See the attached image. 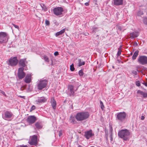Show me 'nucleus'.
I'll use <instances>...</instances> for the list:
<instances>
[{
  "label": "nucleus",
  "mask_w": 147,
  "mask_h": 147,
  "mask_svg": "<svg viewBox=\"0 0 147 147\" xmlns=\"http://www.w3.org/2000/svg\"><path fill=\"white\" fill-rule=\"evenodd\" d=\"M48 83L47 80H40L37 84L38 89L40 90H42L47 87Z\"/></svg>",
  "instance_id": "4"
},
{
  "label": "nucleus",
  "mask_w": 147,
  "mask_h": 147,
  "mask_svg": "<svg viewBox=\"0 0 147 147\" xmlns=\"http://www.w3.org/2000/svg\"><path fill=\"white\" fill-rule=\"evenodd\" d=\"M35 107L34 105H33L31 107L30 110V111H31L35 109Z\"/></svg>",
  "instance_id": "40"
},
{
  "label": "nucleus",
  "mask_w": 147,
  "mask_h": 147,
  "mask_svg": "<svg viewBox=\"0 0 147 147\" xmlns=\"http://www.w3.org/2000/svg\"><path fill=\"white\" fill-rule=\"evenodd\" d=\"M65 28H64L60 30V31L57 32L55 34L56 36H57L60 35L62 34L65 32Z\"/></svg>",
  "instance_id": "25"
},
{
  "label": "nucleus",
  "mask_w": 147,
  "mask_h": 147,
  "mask_svg": "<svg viewBox=\"0 0 147 147\" xmlns=\"http://www.w3.org/2000/svg\"><path fill=\"white\" fill-rule=\"evenodd\" d=\"M24 81L26 83H30L31 81V75L29 74H27L24 79Z\"/></svg>",
  "instance_id": "17"
},
{
  "label": "nucleus",
  "mask_w": 147,
  "mask_h": 147,
  "mask_svg": "<svg viewBox=\"0 0 147 147\" xmlns=\"http://www.w3.org/2000/svg\"><path fill=\"white\" fill-rule=\"evenodd\" d=\"M18 62V60L17 57H11L7 63L11 66H16Z\"/></svg>",
  "instance_id": "5"
},
{
  "label": "nucleus",
  "mask_w": 147,
  "mask_h": 147,
  "mask_svg": "<svg viewBox=\"0 0 147 147\" xmlns=\"http://www.w3.org/2000/svg\"><path fill=\"white\" fill-rule=\"evenodd\" d=\"M35 125L37 129H40L42 128V122L40 121H38L35 124Z\"/></svg>",
  "instance_id": "23"
},
{
  "label": "nucleus",
  "mask_w": 147,
  "mask_h": 147,
  "mask_svg": "<svg viewBox=\"0 0 147 147\" xmlns=\"http://www.w3.org/2000/svg\"><path fill=\"white\" fill-rule=\"evenodd\" d=\"M113 68H114V66H113Z\"/></svg>",
  "instance_id": "56"
},
{
  "label": "nucleus",
  "mask_w": 147,
  "mask_h": 147,
  "mask_svg": "<svg viewBox=\"0 0 147 147\" xmlns=\"http://www.w3.org/2000/svg\"><path fill=\"white\" fill-rule=\"evenodd\" d=\"M0 93L3 94V95L5 96H6V94H5V92L3 90H0Z\"/></svg>",
  "instance_id": "41"
},
{
  "label": "nucleus",
  "mask_w": 147,
  "mask_h": 147,
  "mask_svg": "<svg viewBox=\"0 0 147 147\" xmlns=\"http://www.w3.org/2000/svg\"><path fill=\"white\" fill-rule=\"evenodd\" d=\"M144 118H145V117L144 116H141V119L142 120H143L144 119Z\"/></svg>",
  "instance_id": "52"
},
{
  "label": "nucleus",
  "mask_w": 147,
  "mask_h": 147,
  "mask_svg": "<svg viewBox=\"0 0 147 147\" xmlns=\"http://www.w3.org/2000/svg\"><path fill=\"white\" fill-rule=\"evenodd\" d=\"M27 63V62L26 61V59H20L19 62V66L21 67L24 68L26 66V64Z\"/></svg>",
  "instance_id": "14"
},
{
  "label": "nucleus",
  "mask_w": 147,
  "mask_h": 147,
  "mask_svg": "<svg viewBox=\"0 0 147 147\" xmlns=\"http://www.w3.org/2000/svg\"><path fill=\"white\" fill-rule=\"evenodd\" d=\"M63 8L61 7H57L54 8L53 9V13L56 16L61 15L63 11Z\"/></svg>",
  "instance_id": "7"
},
{
  "label": "nucleus",
  "mask_w": 147,
  "mask_h": 147,
  "mask_svg": "<svg viewBox=\"0 0 147 147\" xmlns=\"http://www.w3.org/2000/svg\"><path fill=\"white\" fill-rule=\"evenodd\" d=\"M47 101V99L44 97H42L38 99L37 102L38 103H44Z\"/></svg>",
  "instance_id": "21"
},
{
  "label": "nucleus",
  "mask_w": 147,
  "mask_h": 147,
  "mask_svg": "<svg viewBox=\"0 0 147 147\" xmlns=\"http://www.w3.org/2000/svg\"><path fill=\"white\" fill-rule=\"evenodd\" d=\"M50 102L53 109L54 110L56 109L57 103L54 97H52L50 100Z\"/></svg>",
  "instance_id": "16"
},
{
  "label": "nucleus",
  "mask_w": 147,
  "mask_h": 147,
  "mask_svg": "<svg viewBox=\"0 0 147 147\" xmlns=\"http://www.w3.org/2000/svg\"><path fill=\"white\" fill-rule=\"evenodd\" d=\"M109 131L111 132H112L113 129L112 126V124L111 123H109Z\"/></svg>",
  "instance_id": "32"
},
{
  "label": "nucleus",
  "mask_w": 147,
  "mask_h": 147,
  "mask_svg": "<svg viewBox=\"0 0 147 147\" xmlns=\"http://www.w3.org/2000/svg\"><path fill=\"white\" fill-rule=\"evenodd\" d=\"M139 52V51L138 50H136L135 51L132 57V59L133 60H134L136 59L138 55Z\"/></svg>",
  "instance_id": "24"
},
{
  "label": "nucleus",
  "mask_w": 147,
  "mask_h": 147,
  "mask_svg": "<svg viewBox=\"0 0 147 147\" xmlns=\"http://www.w3.org/2000/svg\"><path fill=\"white\" fill-rule=\"evenodd\" d=\"M137 93L139 94L142 96V97L144 98H147V92H144L140 90H138L137 91Z\"/></svg>",
  "instance_id": "19"
},
{
  "label": "nucleus",
  "mask_w": 147,
  "mask_h": 147,
  "mask_svg": "<svg viewBox=\"0 0 147 147\" xmlns=\"http://www.w3.org/2000/svg\"><path fill=\"white\" fill-rule=\"evenodd\" d=\"M138 36V33L136 32H133L130 33V38L133 39L137 37Z\"/></svg>",
  "instance_id": "22"
},
{
  "label": "nucleus",
  "mask_w": 147,
  "mask_h": 147,
  "mask_svg": "<svg viewBox=\"0 0 147 147\" xmlns=\"http://www.w3.org/2000/svg\"><path fill=\"white\" fill-rule=\"evenodd\" d=\"M67 100H65L63 102H64V103H65V102H67Z\"/></svg>",
  "instance_id": "53"
},
{
  "label": "nucleus",
  "mask_w": 147,
  "mask_h": 147,
  "mask_svg": "<svg viewBox=\"0 0 147 147\" xmlns=\"http://www.w3.org/2000/svg\"><path fill=\"white\" fill-rule=\"evenodd\" d=\"M20 147H28L27 145H24L20 146Z\"/></svg>",
  "instance_id": "46"
},
{
  "label": "nucleus",
  "mask_w": 147,
  "mask_h": 147,
  "mask_svg": "<svg viewBox=\"0 0 147 147\" xmlns=\"http://www.w3.org/2000/svg\"><path fill=\"white\" fill-rule=\"evenodd\" d=\"M24 69V68L23 67H20L18 69V76L20 79H22L25 76L26 74L23 71Z\"/></svg>",
  "instance_id": "10"
},
{
  "label": "nucleus",
  "mask_w": 147,
  "mask_h": 147,
  "mask_svg": "<svg viewBox=\"0 0 147 147\" xmlns=\"http://www.w3.org/2000/svg\"><path fill=\"white\" fill-rule=\"evenodd\" d=\"M78 74L79 76L80 77L83 76L84 74L83 70L82 69L79 70L78 71Z\"/></svg>",
  "instance_id": "29"
},
{
  "label": "nucleus",
  "mask_w": 147,
  "mask_h": 147,
  "mask_svg": "<svg viewBox=\"0 0 147 147\" xmlns=\"http://www.w3.org/2000/svg\"><path fill=\"white\" fill-rule=\"evenodd\" d=\"M78 66L79 67L81 66L82 65H84L85 64V62L83 60L81 59H79L78 60Z\"/></svg>",
  "instance_id": "26"
},
{
  "label": "nucleus",
  "mask_w": 147,
  "mask_h": 147,
  "mask_svg": "<svg viewBox=\"0 0 147 147\" xmlns=\"http://www.w3.org/2000/svg\"><path fill=\"white\" fill-rule=\"evenodd\" d=\"M8 36L7 34L5 32H0V43L5 42L6 41Z\"/></svg>",
  "instance_id": "9"
},
{
  "label": "nucleus",
  "mask_w": 147,
  "mask_h": 147,
  "mask_svg": "<svg viewBox=\"0 0 147 147\" xmlns=\"http://www.w3.org/2000/svg\"><path fill=\"white\" fill-rule=\"evenodd\" d=\"M132 74L135 75H136L137 74V72L136 71L133 70L131 72Z\"/></svg>",
  "instance_id": "38"
},
{
  "label": "nucleus",
  "mask_w": 147,
  "mask_h": 147,
  "mask_svg": "<svg viewBox=\"0 0 147 147\" xmlns=\"http://www.w3.org/2000/svg\"><path fill=\"white\" fill-rule=\"evenodd\" d=\"M75 118V117H74L72 115H71L69 119V121L70 123L73 124H77V122Z\"/></svg>",
  "instance_id": "20"
},
{
  "label": "nucleus",
  "mask_w": 147,
  "mask_h": 147,
  "mask_svg": "<svg viewBox=\"0 0 147 147\" xmlns=\"http://www.w3.org/2000/svg\"><path fill=\"white\" fill-rule=\"evenodd\" d=\"M113 4L114 5L118 6L122 5L123 4V0H113Z\"/></svg>",
  "instance_id": "15"
},
{
  "label": "nucleus",
  "mask_w": 147,
  "mask_h": 147,
  "mask_svg": "<svg viewBox=\"0 0 147 147\" xmlns=\"http://www.w3.org/2000/svg\"><path fill=\"white\" fill-rule=\"evenodd\" d=\"M140 66L139 65H138L136 66V70L138 71H139L138 70V69H139L140 68Z\"/></svg>",
  "instance_id": "43"
},
{
  "label": "nucleus",
  "mask_w": 147,
  "mask_h": 147,
  "mask_svg": "<svg viewBox=\"0 0 147 147\" xmlns=\"http://www.w3.org/2000/svg\"><path fill=\"white\" fill-rule=\"evenodd\" d=\"M18 97L20 98H23L24 99H25V96H18Z\"/></svg>",
  "instance_id": "45"
},
{
  "label": "nucleus",
  "mask_w": 147,
  "mask_h": 147,
  "mask_svg": "<svg viewBox=\"0 0 147 147\" xmlns=\"http://www.w3.org/2000/svg\"><path fill=\"white\" fill-rule=\"evenodd\" d=\"M84 4L86 6H88L89 5V3L88 2H86Z\"/></svg>",
  "instance_id": "48"
},
{
  "label": "nucleus",
  "mask_w": 147,
  "mask_h": 147,
  "mask_svg": "<svg viewBox=\"0 0 147 147\" xmlns=\"http://www.w3.org/2000/svg\"><path fill=\"white\" fill-rule=\"evenodd\" d=\"M74 86L71 85L69 86L68 89L70 92V96H74Z\"/></svg>",
  "instance_id": "18"
},
{
  "label": "nucleus",
  "mask_w": 147,
  "mask_h": 147,
  "mask_svg": "<svg viewBox=\"0 0 147 147\" xmlns=\"http://www.w3.org/2000/svg\"><path fill=\"white\" fill-rule=\"evenodd\" d=\"M70 70L71 71H73L75 70L74 65L73 64H72L70 66Z\"/></svg>",
  "instance_id": "33"
},
{
  "label": "nucleus",
  "mask_w": 147,
  "mask_h": 147,
  "mask_svg": "<svg viewBox=\"0 0 147 147\" xmlns=\"http://www.w3.org/2000/svg\"><path fill=\"white\" fill-rule=\"evenodd\" d=\"M78 147H82V146L80 145H78Z\"/></svg>",
  "instance_id": "54"
},
{
  "label": "nucleus",
  "mask_w": 147,
  "mask_h": 147,
  "mask_svg": "<svg viewBox=\"0 0 147 147\" xmlns=\"http://www.w3.org/2000/svg\"><path fill=\"white\" fill-rule=\"evenodd\" d=\"M62 135V132L61 131H59V136H60Z\"/></svg>",
  "instance_id": "50"
},
{
  "label": "nucleus",
  "mask_w": 147,
  "mask_h": 147,
  "mask_svg": "<svg viewBox=\"0 0 147 147\" xmlns=\"http://www.w3.org/2000/svg\"><path fill=\"white\" fill-rule=\"evenodd\" d=\"M131 55H132V53H131Z\"/></svg>",
  "instance_id": "55"
},
{
  "label": "nucleus",
  "mask_w": 147,
  "mask_h": 147,
  "mask_svg": "<svg viewBox=\"0 0 147 147\" xmlns=\"http://www.w3.org/2000/svg\"><path fill=\"white\" fill-rule=\"evenodd\" d=\"M142 84L144 85L145 86L147 87V82H144L142 83Z\"/></svg>",
  "instance_id": "47"
},
{
  "label": "nucleus",
  "mask_w": 147,
  "mask_h": 147,
  "mask_svg": "<svg viewBox=\"0 0 147 147\" xmlns=\"http://www.w3.org/2000/svg\"><path fill=\"white\" fill-rule=\"evenodd\" d=\"M40 6L42 8V10L44 11H46L47 10L48 8L44 3H42Z\"/></svg>",
  "instance_id": "27"
},
{
  "label": "nucleus",
  "mask_w": 147,
  "mask_h": 147,
  "mask_svg": "<svg viewBox=\"0 0 147 147\" xmlns=\"http://www.w3.org/2000/svg\"><path fill=\"white\" fill-rule=\"evenodd\" d=\"M36 117L34 116H29L26 119L27 121L30 124L34 123L36 120Z\"/></svg>",
  "instance_id": "12"
},
{
  "label": "nucleus",
  "mask_w": 147,
  "mask_h": 147,
  "mask_svg": "<svg viewBox=\"0 0 147 147\" xmlns=\"http://www.w3.org/2000/svg\"><path fill=\"white\" fill-rule=\"evenodd\" d=\"M12 24L15 27V28L18 29V30L19 29V27L18 26L16 25L13 23H12Z\"/></svg>",
  "instance_id": "39"
},
{
  "label": "nucleus",
  "mask_w": 147,
  "mask_h": 147,
  "mask_svg": "<svg viewBox=\"0 0 147 147\" xmlns=\"http://www.w3.org/2000/svg\"><path fill=\"white\" fill-rule=\"evenodd\" d=\"M98 29L97 27H94L92 28V32H96V31H97V30Z\"/></svg>",
  "instance_id": "36"
},
{
  "label": "nucleus",
  "mask_w": 147,
  "mask_h": 147,
  "mask_svg": "<svg viewBox=\"0 0 147 147\" xmlns=\"http://www.w3.org/2000/svg\"><path fill=\"white\" fill-rule=\"evenodd\" d=\"M45 23L46 25L47 26H49L50 25V22L49 21L47 20H46L45 22Z\"/></svg>",
  "instance_id": "37"
},
{
  "label": "nucleus",
  "mask_w": 147,
  "mask_h": 147,
  "mask_svg": "<svg viewBox=\"0 0 147 147\" xmlns=\"http://www.w3.org/2000/svg\"><path fill=\"white\" fill-rule=\"evenodd\" d=\"M94 135V134L92 133V130L90 129L85 132L84 136L88 140L90 139Z\"/></svg>",
  "instance_id": "13"
},
{
  "label": "nucleus",
  "mask_w": 147,
  "mask_h": 147,
  "mask_svg": "<svg viewBox=\"0 0 147 147\" xmlns=\"http://www.w3.org/2000/svg\"><path fill=\"white\" fill-rule=\"evenodd\" d=\"M118 29L119 30H121V27L120 26H118Z\"/></svg>",
  "instance_id": "49"
},
{
  "label": "nucleus",
  "mask_w": 147,
  "mask_h": 147,
  "mask_svg": "<svg viewBox=\"0 0 147 147\" xmlns=\"http://www.w3.org/2000/svg\"><path fill=\"white\" fill-rule=\"evenodd\" d=\"M138 45V44L136 42H134V45L135 46H137Z\"/></svg>",
  "instance_id": "51"
},
{
  "label": "nucleus",
  "mask_w": 147,
  "mask_h": 147,
  "mask_svg": "<svg viewBox=\"0 0 147 147\" xmlns=\"http://www.w3.org/2000/svg\"><path fill=\"white\" fill-rule=\"evenodd\" d=\"M100 108L102 110H103L105 108V106L103 105V103L101 100H100Z\"/></svg>",
  "instance_id": "31"
},
{
  "label": "nucleus",
  "mask_w": 147,
  "mask_h": 147,
  "mask_svg": "<svg viewBox=\"0 0 147 147\" xmlns=\"http://www.w3.org/2000/svg\"><path fill=\"white\" fill-rule=\"evenodd\" d=\"M130 132L127 129H122L119 131L118 133L119 138L122 139L124 141H127L129 140V136Z\"/></svg>",
  "instance_id": "2"
},
{
  "label": "nucleus",
  "mask_w": 147,
  "mask_h": 147,
  "mask_svg": "<svg viewBox=\"0 0 147 147\" xmlns=\"http://www.w3.org/2000/svg\"><path fill=\"white\" fill-rule=\"evenodd\" d=\"M143 23L145 25H147V18H144L143 20Z\"/></svg>",
  "instance_id": "35"
},
{
  "label": "nucleus",
  "mask_w": 147,
  "mask_h": 147,
  "mask_svg": "<svg viewBox=\"0 0 147 147\" xmlns=\"http://www.w3.org/2000/svg\"><path fill=\"white\" fill-rule=\"evenodd\" d=\"M43 58L45 61L47 62H49V58L46 55H45L43 56Z\"/></svg>",
  "instance_id": "30"
},
{
  "label": "nucleus",
  "mask_w": 147,
  "mask_h": 147,
  "mask_svg": "<svg viewBox=\"0 0 147 147\" xmlns=\"http://www.w3.org/2000/svg\"><path fill=\"white\" fill-rule=\"evenodd\" d=\"M90 117V113L87 111H82L77 113L75 115V119L78 121H82L87 119Z\"/></svg>",
  "instance_id": "1"
},
{
  "label": "nucleus",
  "mask_w": 147,
  "mask_h": 147,
  "mask_svg": "<svg viewBox=\"0 0 147 147\" xmlns=\"http://www.w3.org/2000/svg\"><path fill=\"white\" fill-rule=\"evenodd\" d=\"M82 34L85 36H87L89 35L88 32H83Z\"/></svg>",
  "instance_id": "42"
},
{
  "label": "nucleus",
  "mask_w": 147,
  "mask_h": 147,
  "mask_svg": "<svg viewBox=\"0 0 147 147\" xmlns=\"http://www.w3.org/2000/svg\"><path fill=\"white\" fill-rule=\"evenodd\" d=\"M59 54L57 51H56L54 53V55L55 56H57V55H59Z\"/></svg>",
  "instance_id": "44"
},
{
  "label": "nucleus",
  "mask_w": 147,
  "mask_h": 147,
  "mask_svg": "<svg viewBox=\"0 0 147 147\" xmlns=\"http://www.w3.org/2000/svg\"><path fill=\"white\" fill-rule=\"evenodd\" d=\"M13 116L12 113L9 111H6L4 113L3 118L4 119L8 120L9 119L12 118Z\"/></svg>",
  "instance_id": "11"
},
{
  "label": "nucleus",
  "mask_w": 147,
  "mask_h": 147,
  "mask_svg": "<svg viewBox=\"0 0 147 147\" xmlns=\"http://www.w3.org/2000/svg\"><path fill=\"white\" fill-rule=\"evenodd\" d=\"M115 116L116 120L122 122L124 121L126 119L127 114L125 112L123 111L117 113Z\"/></svg>",
  "instance_id": "3"
},
{
  "label": "nucleus",
  "mask_w": 147,
  "mask_h": 147,
  "mask_svg": "<svg viewBox=\"0 0 147 147\" xmlns=\"http://www.w3.org/2000/svg\"><path fill=\"white\" fill-rule=\"evenodd\" d=\"M135 84L136 86H140V82L139 80L136 81Z\"/></svg>",
  "instance_id": "34"
},
{
  "label": "nucleus",
  "mask_w": 147,
  "mask_h": 147,
  "mask_svg": "<svg viewBox=\"0 0 147 147\" xmlns=\"http://www.w3.org/2000/svg\"><path fill=\"white\" fill-rule=\"evenodd\" d=\"M138 62L140 64L144 65L147 64V57L145 55L139 56L138 59Z\"/></svg>",
  "instance_id": "6"
},
{
  "label": "nucleus",
  "mask_w": 147,
  "mask_h": 147,
  "mask_svg": "<svg viewBox=\"0 0 147 147\" xmlns=\"http://www.w3.org/2000/svg\"><path fill=\"white\" fill-rule=\"evenodd\" d=\"M38 136L37 135H34L31 138L29 143L30 145L36 146L38 144Z\"/></svg>",
  "instance_id": "8"
},
{
  "label": "nucleus",
  "mask_w": 147,
  "mask_h": 147,
  "mask_svg": "<svg viewBox=\"0 0 147 147\" xmlns=\"http://www.w3.org/2000/svg\"><path fill=\"white\" fill-rule=\"evenodd\" d=\"M121 46H120L119 48H118V51L117 53V56H119L120 55L121 53Z\"/></svg>",
  "instance_id": "28"
}]
</instances>
